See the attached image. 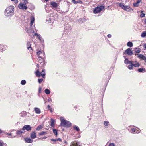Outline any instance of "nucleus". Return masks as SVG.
I'll return each instance as SVG.
<instances>
[{
    "label": "nucleus",
    "mask_w": 146,
    "mask_h": 146,
    "mask_svg": "<svg viewBox=\"0 0 146 146\" xmlns=\"http://www.w3.org/2000/svg\"><path fill=\"white\" fill-rule=\"evenodd\" d=\"M133 65L132 64H131L130 65H128V68L129 69H131L133 68Z\"/></svg>",
    "instance_id": "obj_34"
},
{
    "label": "nucleus",
    "mask_w": 146,
    "mask_h": 146,
    "mask_svg": "<svg viewBox=\"0 0 146 146\" xmlns=\"http://www.w3.org/2000/svg\"><path fill=\"white\" fill-rule=\"evenodd\" d=\"M41 53V52L40 51H39L37 52V54L39 56Z\"/></svg>",
    "instance_id": "obj_46"
},
{
    "label": "nucleus",
    "mask_w": 146,
    "mask_h": 146,
    "mask_svg": "<svg viewBox=\"0 0 146 146\" xmlns=\"http://www.w3.org/2000/svg\"><path fill=\"white\" fill-rule=\"evenodd\" d=\"M77 1V3H82V1L80 0H78Z\"/></svg>",
    "instance_id": "obj_50"
},
{
    "label": "nucleus",
    "mask_w": 146,
    "mask_h": 146,
    "mask_svg": "<svg viewBox=\"0 0 146 146\" xmlns=\"http://www.w3.org/2000/svg\"><path fill=\"white\" fill-rule=\"evenodd\" d=\"M145 23H146V19H145L144 21Z\"/></svg>",
    "instance_id": "obj_58"
},
{
    "label": "nucleus",
    "mask_w": 146,
    "mask_h": 146,
    "mask_svg": "<svg viewBox=\"0 0 146 146\" xmlns=\"http://www.w3.org/2000/svg\"><path fill=\"white\" fill-rule=\"evenodd\" d=\"M131 64H132L133 66L135 67H139L140 66L139 64L137 61H132V63H131Z\"/></svg>",
    "instance_id": "obj_9"
},
{
    "label": "nucleus",
    "mask_w": 146,
    "mask_h": 146,
    "mask_svg": "<svg viewBox=\"0 0 146 146\" xmlns=\"http://www.w3.org/2000/svg\"><path fill=\"white\" fill-rule=\"evenodd\" d=\"M43 79H38V82L39 83H40L42 82L43 81Z\"/></svg>",
    "instance_id": "obj_39"
},
{
    "label": "nucleus",
    "mask_w": 146,
    "mask_h": 146,
    "mask_svg": "<svg viewBox=\"0 0 146 146\" xmlns=\"http://www.w3.org/2000/svg\"><path fill=\"white\" fill-rule=\"evenodd\" d=\"M141 0H137L136 2L134 3L133 5L134 7H138L140 3L141 2Z\"/></svg>",
    "instance_id": "obj_12"
},
{
    "label": "nucleus",
    "mask_w": 146,
    "mask_h": 146,
    "mask_svg": "<svg viewBox=\"0 0 146 146\" xmlns=\"http://www.w3.org/2000/svg\"><path fill=\"white\" fill-rule=\"evenodd\" d=\"M27 48L28 50H30L32 49V48L31 46V45L30 42H27Z\"/></svg>",
    "instance_id": "obj_18"
},
{
    "label": "nucleus",
    "mask_w": 146,
    "mask_h": 146,
    "mask_svg": "<svg viewBox=\"0 0 146 146\" xmlns=\"http://www.w3.org/2000/svg\"><path fill=\"white\" fill-rule=\"evenodd\" d=\"M50 122H51L50 126L52 127H54L55 121L54 120H53V119H52V118H51Z\"/></svg>",
    "instance_id": "obj_15"
},
{
    "label": "nucleus",
    "mask_w": 146,
    "mask_h": 146,
    "mask_svg": "<svg viewBox=\"0 0 146 146\" xmlns=\"http://www.w3.org/2000/svg\"><path fill=\"white\" fill-rule=\"evenodd\" d=\"M46 134L47 133L46 132L44 131H42L39 133V135L41 136Z\"/></svg>",
    "instance_id": "obj_27"
},
{
    "label": "nucleus",
    "mask_w": 146,
    "mask_h": 146,
    "mask_svg": "<svg viewBox=\"0 0 146 146\" xmlns=\"http://www.w3.org/2000/svg\"><path fill=\"white\" fill-rule=\"evenodd\" d=\"M24 1V3L26 4L28 3V1L27 0H23Z\"/></svg>",
    "instance_id": "obj_44"
},
{
    "label": "nucleus",
    "mask_w": 146,
    "mask_h": 146,
    "mask_svg": "<svg viewBox=\"0 0 146 146\" xmlns=\"http://www.w3.org/2000/svg\"><path fill=\"white\" fill-rule=\"evenodd\" d=\"M108 38H110L111 37V35L110 34H108Z\"/></svg>",
    "instance_id": "obj_52"
},
{
    "label": "nucleus",
    "mask_w": 146,
    "mask_h": 146,
    "mask_svg": "<svg viewBox=\"0 0 146 146\" xmlns=\"http://www.w3.org/2000/svg\"><path fill=\"white\" fill-rule=\"evenodd\" d=\"M26 83V81L24 80H22L21 82V84L22 85H25Z\"/></svg>",
    "instance_id": "obj_33"
},
{
    "label": "nucleus",
    "mask_w": 146,
    "mask_h": 146,
    "mask_svg": "<svg viewBox=\"0 0 146 146\" xmlns=\"http://www.w3.org/2000/svg\"><path fill=\"white\" fill-rule=\"evenodd\" d=\"M104 7L103 6H98L95 8L93 10V13L96 14L98 13L104 9Z\"/></svg>",
    "instance_id": "obj_4"
},
{
    "label": "nucleus",
    "mask_w": 146,
    "mask_h": 146,
    "mask_svg": "<svg viewBox=\"0 0 146 146\" xmlns=\"http://www.w3.org/2000/svg\"><path fill=\"white\" fill-rule=\"evenodd\" d=\"M50 5L53 7L56 8L58 7V4L55 2H51Z\"/></svg>",
    "instance_id": "obj_11"
},
{
    "label": "nucleus",
    "mask_w": 146,
    "mask_h": 146,
    "mask_svg": "<svg viewBox=\"0 0 146 146\" xmlns=\"http://www.w3.org/2000/svg\"><path fill=\"white\" fill-rule=\"evenodd\" d=\"M34 35L36 36L37 38L40 40H41V37L38 34H37L36 33H35L34 34Z\"/></svg>",
    "instance_id": "obj_28"
},
{
    "label": "nucleus",
    "mask_w": 146,
    "mask_h": 146,
    "mask_svg": "<svg viewBox=\"0 0 146 146\" xmlns=\"http://www.w3.org/2000/svg\"><path fill=\"white\" fill-rule=\"evenodd\" d=\"M144 70V69L141 68L138 69V71L139 72H141Z\"/></svg>",
    "instance_id": "obj_36"
},
{
    "label": "nucleus",
    "mask_w": 146,
    "mask_h": 146,
    "mask_svg": "<svg viewBox=\"0 0 146 146\" xmlns=\"http://www.w3.org/2000/svg\"><path fill=\"white\" fill-rule=\"evenodd\" d=\"M45 70H43L41 72V76H42L43 78H44L45 77Z\"/></svg>",
    "instance_id": "obj_19"
},
{
    "label": "nucleus",
    "mask_w": 146,
    "mask_h": 146,
    "mask_svg": "<svg viewBox=\"0 0 146 146\" xmlns=\"http://www.w3.org/2000/svg\"><path fill=\"white\" fill-rule=\"evenodd\" d=\"M30 135V137L32 139L35 138L36 137V134L35 131H33Z\"/></svg>",
    "instance_id": "obj_10"
},
{
    "label": "nucleus",
    "mask_w": 146,
    "mask_h": 146,
    "mask_svg": "<svg viewBox=\"0 0 146 146\" xmlns=\"http://www.w3.org/2000/svg\"><path fill=\"white\" fill-rule=\"evenodd\" d=\"M143 47L146 50V44H143Z\"/></svg>",
    "instance_id": "obj_47"
},
{
    "label": "nucleus",
    "mask_w": 146,
    "mask_h": 146,
    "mask_svg": "<svg viewBox=\"0 0 146 146\" xmlns=\"http://www.w3.org/2000/svg\"><path fill=\"white\" fill-rule=\"evenodd\" d=\"M32 127L30 125H25L22 128V130L24 131V130H26L27 131H29L31 129Z\"/></svg>",
    "instance_id": "obj_6"
},
{
    "label": "nucleus",
    "mask_w": 146,
    "mask_h": 146,
    "mask_svg": "<svg viewBox=\"0 0 146 146\" xmlns=\"http://www.w3.org/2000/svg\"><path fill=\"white\" fill-rule=\"evenodd\" d=\"M46 2H47L48 1V0H45Z\"/></svg>",
    "instance_id": "obj_59"
},
{
    "label": "nucleus",
    "mask_w": 146,
    "mask_h": 146,
    "mask_svg": "<svg viewBox=\"0 0 146 146\" xmlns=\"http://www.w3.org/2000/svg\"><path fill=\"white\" fill-rule=\"evenodd\" d=\"M48 109H50V106L49 105H48Z\"/></svg>",
    "instance_id": "obj_55"
},
{
    "label": "nucleus",
    "mask_w": 146,
    "mask_h": 146,
    "mask_svg": "<svg viewBox=\"0 0 146 146\" xmlns=\"http://www.w3.org/2000/svg\"><path fill=\"white\" fill-rule=\"evenodd\" d=\"M146 36V32L144 31L143 32L141 35V36L143 38L145 37Z\"/></svg>",
    "instance_id": "obj_24"
},
{
    "label": "nucleus",
    "mask_w": 146,
    "mask_h": 146,
    "mask_svg": "<svg viewBox=\"0 0 146 146\" xmlns=\"http://www.w3.org/2000/svg\"><path fill=\"white\" fill-rule=\"evenodd\" d=\"M14 7L13 6H10L7 7L5 11V14L6 16H10L13 14Z\"/></svg>",
    "instance_id": "obj_1"
},
{
    "label": "nucleus",
    "mask_w": 146,
    "mask_h": 146,
    "mask_svg": "<svg viewBox=\"0 0 146 146\" xmlns=\"http://www.w3.org/2000/svg\"><path fill=\"white\" fill-rule=\"evenodd\" d=\"M24 132L25 131L23 130L22 131L20 130H19L17 131V134L18 135H20L22 133H24Z\"/></svg>",
    "instance_id": "obj_21"
},
{
    "label": "nucleus",
    "mask_w": 146,
    "mask_h": 146,
    "mask_svg": "<svg viewBox=\"0 0 146 146\" xmlns=\"http://www.w3.org/2000/svg\"><path fill=\"white\" fill-rule=\"evenodd\" d=\"M61 124V126L66 127H69L71 125V123L68 121L65 120L62 117H60Z\"/></svg>",
    "instance_id": "obj_3"
},
{
    "label": "nucleus",
    "mask_w": 146,
    "mask_h": 146,
    "mask_svg": "<svg viewBox=\"0 0 146 146\" xmlns=\"http://www.w3.org/2000/svg\"><path fill=\"white\" fill-rule=\"evenodd\" d=\"M37 66L38 68L39 67V65L38 64H37Z\"/></svg>",
    "instance_id": "obj_57"
},
{
    "label": "nucleus",
    "mask_w": 146,
    "mask_h": 146,
    "mask_svg": "<svg viewBox=\"0 0 146 146\" xmlns=\"http://www.w3.org/2000/svg\"><path fill=\"white\" fill-rule=\"evenodd\" d=\"M143 12V11H141V12Z\"/></svg>",
    "instance_id": "obj_60"
},
{
    "label": "nucleus",
    "mask_w": 146,
    "mask_h": 146,
    "mask_svg": "<svg viewBox=\"0 0 146 146\" xmlns=\"http://www.w3.org/2000/svg\"><path fill=\"white\" fill-rule=\"evenodd\" d=\"M42 128V126L41 125H40L37 127L36 130L38 131H39Z\"/></svg>",
    "instance_id": "obj_30"
},
{
    "label": "nucleus",
    "mask_w": 146,
    "mask_h": 146,
    "mask_svg": "<svg viewBox=\"0 0 146 146\" xmlns=\"http://www.w3.org/2000/svg\"><path fill=\"white\" fill-rule=\"evenodd\" d=\"M42 89V88L41 87H40L39 88V93H40L41 92Z\"/></svg>",
    "instance_id": "obj_49"
},
{
    "label": "nucleus",
    "mask_w": 146,
    "mask_h": 146,
    "mask_svg": "<svg viewBox=\"0 0 146 146\" xmlns=\"http://www.w3.org/2000/svg\"><path fill=\"white\" fill-rule=\"evenodd\" d=\"M124 62L126 64H131L132 63V61H129L126 58L124 61Z\"/></svg>",
    "instance_id": "obj_20"
},
{
    "label": "nucleus",
    "mask_w": 146,
    "mask_h": 146,
    "mask_svg": "<svg viewBox=\"0 0 146 146\" xmlns=\"http://www.w3.org/2000/svg\"><path fill=\"white\" fill-rule=\"evenodd\" d=\"M13 1H14V3H17L18 2V0H14Z\"/></svg>",
    "instance_id": "obj_48"
},
{
    "label": "nucleus",
    "mask_w": 146,
    "mask_h": 146,
    "mask_svg": "<svg viewBox=\"0 0 146 146\" xmlns=\"http://www.w3.org/2000/svg\"><path fill=\"white\" fill-rule=\"evenodd\" d=\"M79 144V143H75L72 144H71L72 145H70V146L71 145V146H80Z\"/></svg>",
    "instance_id": "obj_29"
},
{
    "label": "nucleus",
    "mask_w": 146,
    "mask_h": 146,
    "mask_svg": "<svg viewBox=\"0 0 146 146\" xmlns=\"http://www.w3.org/2000/svg\"><path fill=\"white\" fill-rule=\"evenodd\" d=\"M27 31L29 33H33L34 32L33 30L31 28L27 29Z\"/></svg>",
    "instance_id": "obj_22"
},
{
    "label": "nucleus",
    "mask_w": 146,
    "mask_h": 146,
    "mask_svg": "<svg viewBox=\"0 0 146 146\" xmlns=\"http://www.w3.org/2000/svg\"><path fill=\"white\" fill-rule=\"evenodd\" d=\"M125 53H126L128 55H131L133 54L132 51L131 49L129 48L126 49L125 51Z\"/></svg>",
    "instance_id": "obj_8"
},
{
    "label": "nucleus",
    "mask_w": 146,
    "mask_h": 146,
    "mask_svg": "<svg viewBox=\"0 0 146 146\" xmlns=\"http://www.w3.org/2000/svg\"><path fill=\"white\" fill-rule=\"evenodd\" d=\"M51 140L54 142H56L57 141V140H56V139H51Z\"/></svg>",
    "instance_id": "obj_45"
},
{
    "label": "nucleus",
    "mask_w": 146,
    "mask_h": 146,
    "mask_svg": "<svg viewBox=\"0 0 146 146\" xmlns=\"http://www.w3.org/2000/svg\"><path fill=\"white\" fill-rule=\"evenodd\" d=\"M127 46L129 47H132L133 46V44L132 42H129L127 43Z\"/></svg>",
    "instance_id": "obj_23"
},
{
    "label": "nucleus",
    "mask_w": 146,
    "mask_h": 146,
    "mask_svg": "<svg viewBox=\"0 0 146 146\" xmlns=\"http://www.w3.org/2000/svg\"><path fill=\"white\" fill-rule=\"evenodd\" d=\"M145 60V61H146V60Z\"/></svg>",
    "instance_id": "obj_62"
},
{
    "label": "nucleus",
    "mask_w": 146,
    "mask_h": 146,
    "mask_svg": "<svg viewBox=\"0 0 146 146\" xmlns=\"http://www.w3.org/2000/svg\"><path fill=\"white\" fill-rule=\"evenodd\" d=\"M108 146H115V145L113 143H111Z\"/></svg>",
    "instance_id": "obj_41"
},
{
    "label": "nucleus",
    "mask_w": 146,
    "mask_h": 146,
    "mask_svg": "<svg viewBox=\"0 0 146 146\" xmlns=\"http://www.w3.org/2000/svg\"><path fill=\"white\" fill-rule=\"evenodd\" d=\"M46 138H47V137H46V136H44V137H43L42 138V139H46Z\"/></svg>",
    "instance_id": "obj_53"
},
{
    "label": "nucleus",
    "mask_w": 146,
    "mask_h": 146,
    "mask_svg": "<svg viewBox=\"0 0 146 146\" xmlns=\"http://www.w3.org/2000/svg\"><path fill=\"white\" fill-rule=\"evenodd\" d=\"M135 51L136 53H139L141 51V49L139 48H136L135 49Z\"/></svg>",
    "instance_id": "obj_25"
},
{
    "label": "nucleus",
    "mask_w": 146,
    "mask_h": 146,
    "mask_svg": "<svg viewBox=\"0 0 146 146\" xmlns=\"http://www.w3.org/2000/svg\"><path fill=\"white\" fill-rule=\"evenodd\" d=\"M131 133H139L140 132V130H137L135 128H134V127H131Z\"/></svg>",
    "instance_id": "obj_7"
},
{
    "label": "nucleus",
    "mask_w": 146,
    "mask_h": 146,
    "mask_svg": "<svg viewBox=\"0 0 146 146\" xmlns=\"http://www.w3.org/2000/svg\"><path fill=\"white\" fill-rule=\"evenodd\" d=\"M18 7L21 9L25 10L27 8L26 4L22 3H20L18 5Z\"/></svg>",
    "instance_id": "obj_5"
},
{
    "label": "nucleus",
    "mask_w": 146,
    "mask_h": 146,
    "mask_svg": "<svg viewBox=\"0 0 146 146\" xmlns=\"http://www.w3.org/2000/svg\"><path fill=\"white\" fill-rule=\"evenodd\" d=\"M73 128L74 129L78 131H79V129L77 126H74L73 127Z\"/></svg>",
    "instance_id": "obj_31"
},
{
    "label": "nucleus",
    "mask_w": 146,
    "mask_h": 146,
    "mask_svg": "<svg viewBox=\"0 0 146 146\" xmlns=\"http://www.w3.org/2000/svg\"><path fill=\"white\" fill-rule=\"evenodd\" d=\"M3 142L0 140V146H3Z\"/></svg>",
    "instance_id": "obj_42"
},
{
    "label": "nucleus",
    "mask_w": 146,
    "mask_h": 146,
    "mask_svg": "<svg viewBox=\"0 0 146 146\" xmlns=\"http://www.w3.org/2000/svg\"><path fill=\"white\" fill-rule=\"evenodd\" d=\"M117 4L122 9L127 12L132 11L133 9L128 6H125L123 3H118Z\"/></svg>",
    "instance_id": "obj_2"
},
{
    "label": "nucleus",
    "mask_w": 146,
    "mask_h": 146,
    "mask_svg": "<svg viewBox=\"0 0 146 146\" xmlns=\"http://www.w3.org/2000/svg\"><path fill=\"white\" fill-rule=\"evenodd\" d=\"M53 132L54 134L56 135H57V132L56 129H54L53 130Z\"/></svg>",
    "instance_id": "obj_32"
},
{
    "label": "nucleus",
    "mask_w": 146,
    "mask_h": 146,
    "mask_svg": "<svg viewBox=\"0 0 146 146\" xmlns=\"http://www.w3.org/2000/svg\"><path fill=\"white\" fill-rule=\"evenodd\" d=\"M45 92L46 93V94H50V91L49 90H48V89H46L45 90Z\"/></svg>",
    "instance_id": "obj_26"
},
{
    "label": "nucleus",
    "mask_w": 146,
    "mask_h": 146,
    "mask_svg": "<svg viewBox=\"0 0 146 146\" xmlns=\"http://www.w3.org/2000/svg\"><path fill=\"white\" fill-rule=\"evenodd\" d=\"M56 140H57V141H61V140H62L61 139H60V138H58V139H57Z\"/></svg>",
    "instance_id": "obj_51"
},
{
    "label": "nucleus",
    "mask_w": 146,
    "mask_h": 146,
    "mask_svg": "<svg viewBox=\"0 0 146 146\" xmlns=\"http://www.w3.org/2000/svg\"><path fill=\"white\" fill-rule=\"evenodd\" d=\"M109 124V122L108 121H105L104 122V124L105 126H108Z\"/></svg>",
    "instance_id": "obj_35"
},
{
    "label": "nucleus",
    "mask_w": 146,
    "mask_h": 146,
    "mask_svg": "<svg viewBox=\"0 0 146 146\" xmlns=\"http://www.w3.org/2000/svg\"><path fill=\"white\" fill-rule=\"evenodd\" d=\"M141 59L143 60H145L146 59V57L143 55Z\"/></svg>",
    "instance_id": "obj_43"
},
{
    "label": "nucleus",
    "mask_w": 146,
    "mask_h": 146,
    "mask_svg": "<svg viewBox=\"0 0 146 146\" xmlns=\"http://www.w3.org/2000/svg\"><path fill=\"white\" fill-rule=\"evenodd\" d=\"M36 75L38 77H39L41 76V73H40L38 69L35 72Z\"/></svg>",
    "instance_id": "obj_16"
},
{
    "label": "nucleus",
    "mask_w": 146,
    "mask_h": 146,
    "mask_svg": "<svg viewBox=\"0 0 146 146\" xmlns=\"http://www.w3.org/2000/svg\"><path fill=\"white\" fill-rule=\"evenodd\" d=\"M35 21L34 17L33 16H31V23L30 25L32 26L33 23H34Z\"/></svg>",
    "instance_id": "obj_14"
},
{
    "label": "nucleus",
    "mask_w": 146,
    "mask_h": 146,
    "mask_svg": "<svg viewBox=\"0 0 146 146\" xmlns=\"http://www.w3.org/2000/svg\"><path fill=\"white\" fill-rule=\"evenodd\" d=\"M137 56L139 58H140L141 59L143 55H142L141 54H137Z\"/></svg>",
    "instance_id": "obj_37"
},
{
    "label": "nucleus",
    "mask_w": 146,
    "mask_h": 146,
    "mask_svg": "<svg viewBox=\"0 0 146 146\" xmlns=\"http://www.w3.org/2000/svg\"><path fill=\"white\" fill-rule=\"evenodd\" d=\"M26 142L28 143H31L33 142V140L29 138H26L25 139Z\"/></svg>",
    "instance_id": "obj_17"
},
{
    "label": "nucleus",
    "mask_w": 146,
    "mask_h": 146,
    "mask_svg": "<svg viewBox=\"0 0 146 146\" xmlns=\"http://www.w3.org/2000/svg\"><path fill=\"white\" fill-rule=\"evenodd\" d=\"M11 0L12 1H13L14 0Z\"/></svg>",
    "instance_id": "obj_61"
},
{
    "label": "nucleus",
    "mask_w": 146,
    "mask_h": 146,
    "mask_svg": "<svg viewBox=\"0 0 146 146\" xmlns=\"http://www.w3.org/2000/svg\"><path fill=\"white\" fill-rule=\"evenodd\" d=\"M3 131L1 130L0 129V133H2L3 132Z\"/></svg>",
    "instance_id": "obj_56"
},
{
    "label": "nucleus",
    "mask_w": 146,
    "mask_h": 146,
    "mask_svg": "<svg viewBox=\"0 0 146 146\" xmlns=\"http://www.w3.org/2000/svg\"><path fill=\"white\" fill-rule=\"evenodd\" d=\"M5 146H6V145H5Z\"/></svg>",
    "instance_id": "obj_63"
},
{
    "label": "nucleus",
    "mask_w": 146,
    "mask_h": 146,
    "mask_svg": "<svg viewBox=\"0 0 146 146\" xmlns=\"http://www.w3.org/2000/svg\"><path fill=\"white\" fill-rule=\"evenodd\" d=\"M72 2L75 4H76L77 3V1H76L75 0H72Z\"/></svg>",
    "instance_id": "obj_40"
},
{
    "label": "nucleus",
    "mask_w": 146,
    "mask_h": 146,
    "mask_svg": "<svg viewBox=\"0 0 146 146\" xmlns=\"http://www.w3.org/2000/svg\"><path fill=\"white\" fill-rule=\"evenodd\" d=\"M7 134L9 135H11V133H7Z\"/></svg>",
    "instance_id": "obj_54"
},
{
    "label": "nucleus",
    "mask_w": 146,
    "mask_h": 146,
    "mask_svg": "<svg viewBox=\"0 0 146 146\" xmlns=\"http://www.w3.org/2000/svg\"><path fill=\"white\" fill-rule=\"evenodd\" d=\"M35 112L37 114H40V113L41 111L40 109L38 108H34Z\"/></svg>",
    "instance_id": "obj_13"
},
{
    "label": "nucleus",
    "mask_w": 146,
    "mask_h": 146,
    "mask_svg": "<svg viewBox=\"0 0 146 146\" xmlns=\"http://www.w3.org/2000/svg\"><path fill=\"white\" fill-rule=\"evenodd\" d=\"M145 16V14L144 13H141L140 14V16L141 17H143Z\"/></svg>",
    "instance_id": "obj_38"
}]
</instances>
